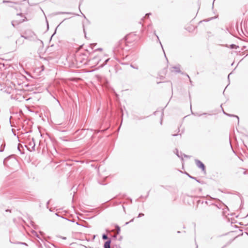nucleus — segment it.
<instances>
[{"label":"nucleus","mask_w":248,"mask_h":248,"mask_svg":"<svg viewBox=\"0 0 248 248\" xmlns=\"http://www.w3.org/2000/svg\"><path fill=\"white\" fill-rule=\"evenodd\" d=\"M21 37L30 41H34L36 39L35 34L30 30H26L24 32V35H21Z\"/></svg>","instance_id":"1"},{"label":"nucleus","mask_w":248,"mask_h":248,"mask_svg":"<svg viewBox=\"0 0 248 248\" xmlns=\"http://www.w3.org/2000/svg\"><path fill=\"white\" fill-rule=\"evenodd\" d=\"M195 161L197 166L198 168L201 169L202 170L205 171V166L202 162H201L200 160L198 159H195Z\"/></svg>","instance_id":"2"},{"label":"nucleus","mask_w":248,"mask_h":248,"mask_svg":"<svg viewBox=\"0 0 248 248\" xmlns=\"http://www.w3.org/2000/svg\"><path fill=\"white\" fill-rule=\"evenodd\" d=\"M172 69H173L174 70H171V72H175V73H181V71L180 70V65L178 64L176 66H174L172 67Z\"/></svg>","instance_id":"3"},{"label":"nucleus","mask_w":248,"mask_h":248,"mask_svg":"<svg viewBox=\"0 0 248 248\" xmlns=\"http://www.w3.org/2000/svg\"><path fill=\"white\" fill-rule=\"evenodd\" d=\"M111 240L109 239L105 242L104 247V248H110Z\"/></svg>","instance_id":"4"},{"label":"nucleus","mask_w":248,"mask_h":248,"mask_svg":"<svg viewBox=\"0 0 248 248\" xmlns=\"http://www.w3.org/2000/svg\"><path fill=\"white\" fill-rule=\"evenodd\" d=\"M32 141H31L30 143H29V145L30 146H31V148L32 149V150L34 151L35 150V142H34V139H32Z\"/></svg>","instance_id":"5"},{"label":"nucleus","mask_w":248,"mask_h":248,"mask_svg":"<svg viewBox=\"0 0 248 248\" xmlns=\"http://www.w3.org/2000/svg\"><path fill=\"white\" fill-rule=\"evenodd\" d=\"M22 37H20V38H18L16 41V43L19 44H22L23 43V41L22 40Z\"/></svg>","instance_id":"6"},{"label":"nucleus","mask_w":248,"mask_h":248,"mask_svg":"<svg viewBox=\"0 0 248 248\" xmlns=\"http://www.w3.org/2000/svg\"><path fill=\"white\" fill-rule=\"evenodd\" d=\"M17 16H22V17H24V19H22V20H20L19 21V23H22V22H23V21H24L25 20V19H26V17H25V16H24L23 15V14H21V13H20V14H17Z\"/></svg>","instance_id":"7"},{"label":"nucleus","mask_w":248,"mask_h":248,"mask_svg":"<svg viewBox=\"0 0 248 248\" xmlns=\"http://www.w3.org/2000/svg\"><path fill=\"white\" fill-rule=\"evenodd\" d=\"M115 228L116 229V233L117 234H119L120 231H121L120 227L119 226L116 225Z\"/></svg>","instance_id":"8"},{"label":"nucleus","mask_w":248,"mask_h":248,"mask_svg":"<svg viewBox=\"0 0 248 248\" xmlns=\"http://www.w3.org/2000/svg\"><path fill=\"white\" fill-rule=\"evenodd\" d=\"M192 114H193V115H194L195 116H198V117H200V116H201L202 115H207V113H203V114H199V113H192Z\"/></svg>","instance_id":"9"},{"label":"nucleus","mask_w":248,"mask_h":248,"mask_svg":"<svg viewBox=\"0 0 248 248\" xmlns=\"http://www.w3.org/2000/svg\"><path fill=\"white\" fill-rule=\"evenodd\" d=\"M36 237H37V238H38V239H37V241L39 243H40V241H41V242H43V240H42V239L40 237V236H39V235H38V234H36Z\"/></svg>","instance_id":"10"},{"label":"nucleus","mask_w":248,"mask_h":248,"mask_svg":"<svg viewBox=\"0 0 248 248\" xmlns=\"http://www.w3.org/2000/svg\"><path fill=\"white\" fill-rule=\"evenodd\" d=\"M3 3H6V2H9V3H11V5H10V7H13V4L16 3V2H9V1H6V0H3Z\"/></svg>","instance_id":"11"},{"label":"nucleus","mask_w":248,"mask_h":248,"mask_svg":"<svg viewBox=\"0 0 248 248\" xmlns=\"http://www.w3.org/2000/svg\"><path fill=\"white\" fill-rule=\"evenodd\" d=\"M130 67H132V68H134V69H139V66L138 65H133L132 64H130Z\"/></svg>","instance_id":"12"},{"label":"nucleus","mask_w":248,"mask_h":248,"mask_svg":"<svg viewBox=\"0 0 248 248\" xmlns=\"http://www.w3.org/2000/svg\"><path fill=\"white\" fill-rule=\"evenodd\" d=\"M102 239L103 240H107L108 239V237L107 235L104 234L102 235Z\"/></svg>","instance_id":"13"},{"label":"nucleus","mask_w":248,"mask_h":248,"mask_svg":"<svg viewBox=\"0 0 248 248\" xmlns=\"http://www.w3.org/2000/svg\"><path fill=\"white\" fill-rule=\"evenodd\" d=\"M69 14V15H73V13H69V12H60V13H58L57 14Z\"/></svg>","instance_id":"14"},{"label":"nucleus","mask_w":248,"mask_h":248,"mask_svg":"<svg viewBox=\"0 0 248 248\" xmlns=\"http://www.w3.org/2000/svg\"><path fill=\"white\" fill-rule=\"evenodd\" d=\"M109 58L106 60L105 62L103 63V64H101V66H103L105 65H106L107 63L109 61Z\"/></svg>","instance_id":"15"},{"label":"nucleus","mask_w":248,"mask_h":248,"mask_svg":"<svg viewBox=\"0 0 248 248\" xmlns=\"http://www.w3.org/2000/svg\"><path fill=\"white\" fill-rule=\"evenodd\" d=\"M223 113L224 114H226V115H229V116H232V115H229V114H226L224 111H223ZM233 116H234V117H235L237 118V121H238V123H239V117L237 116L233 115Z\"/></svg>","instance_id":"16"},{"label":"nucleus","mask_w":248,"mask_h":248,"mask_svg":"<svg viewBox=\"0 0 248 248\" xmlns=\"http://www.w3.org/2000/svg\"><path fill=\"white\" fill-rule=\"evenodd\" d=\"M112 248H121L119 245L113 246Z\"/></svg>","instance_id":"17"},{"label":"nucleus","mask_w":248,"mask_h":248,"mask_svg":"<svg viewBox=\"0 0 248 248\" xmlns=\"http://www.w3.org/2000/svg\"><path fill=\"white\" fill-rule=\"evenodd\" d=\"M143 216H144V214L143 213H140L138 215V217H140Z\"/></svg>","instance_id":"18"},{"label":"nucleus","mask_w":248,"mask_h":248,"mask_svg":"<svg viewBox=\"0 0 248 248\" xmlns=\"http://www.w3.org/2000/svg\"><path fill=\"white\" fill-rule=\"evenodd\" d=\"M187 175H188V177H190V178L194 179V180H196V177H192V176H190V175H189L188 174H187Z\"/></svg>","instance_id":"19"},{"label":"nucleus","mask_w":248,"mask_h":248,"mask_svg":"<svg viewBox=\"0 0 248 248\" xmlns=\"http://www.w3.org/2000/svg\"><path fill=\"white\" fill-rule=\"evenodd\" d=\"M134 218H132L130 221L126 222L125 225H127L128 224H129V222H133L134 221Z\"/></svg>","instance_id":"20"},{"label":"nucleus","mask_w":248,"mask_h":248,"mask_svg":"<svg viewBox=\"0 0 248 248\" xmlns=\"http://www.w3.org/2000/svg\"><path fill=\"white\" fill-rule=\"evenodd\" d=\"M16 243L17 244H20L24 245H27L26 243H24V242H18V243Z\"/></svg>","instance_id":"21"},{"label":"nucleus","mask_w":248,"mask_h":248,"mask_svg":"<svg viewBox=\"0 0 248 248\" xmlns=\"http://www.w3.org/2000/svg\"><path fill=\"white\" fill-rule=\"evenodd\" d=\"M236 46L234 44H232L231 45V47L232 48H234Z\"/></svg>","instance_id":"22"},{"label":"nucleus","mask_w":248,"mask_h":248,"mask_svg":"<svg viewBox=\"0 0 248 248\" xmlns=\"http://www.w3.org/2000/svg\"><path fill=\"white\" fill-rule=\"evenodd\" d=\"M199 204L200 203H201L202 204L203 203V201H201V200H199L198 202H197Z\"/></svg>","instance_id":"23"},{"label":"nucleus","mask_w":248,"mask_h":248,"mask_svg":"<svg viewBox=\"0 0 248 248\" xmlns=\"http://www.w3.org/2000/svg\"><path fill=\"white\" fill-rule=\"evenodd\" d=\"M151 13H148V14H146V15H145V16L144 17H149L150 15H151Z\"/></svg>","instance_id":"24"},{"label":"nucleus","mask_w":248,"mask_h":248,"mask_svg":"<svg viewBox=\"0 0 248 248\" xmlns=\"http://www.w3.org/2000/svg\"><path fill=\"white\" fill-rule=\"evenodd\" d=\"M176 155H177L178 157H181V156H180V155H179V153H178V150H177V149H176Z\"/></svg>","instance_id":"25"},{"label":"nucleus","mask_w":248,"mask_h":248,"mask_svg":"<svg viewBox=\"0 0 248 248\" xmlns=\"http://www.w3.org/2000/svg\"><path fill=\"white\" fill-rule=\"evenodd\" d=\"M102 50V48H99L96 49V50H100V51H101Z\"/></svg>","instance_id":"26"},{"label":"nucleus","mask_w":248,"mask_h":248,"mask_svg":"<svg viewBox=\"0 0 248 248\" xmlns=\"http://www.w3.org/2000/svg\"><path fill=\"white\" fill-rule=\"evenodd\" d=\"M18 150L20 152H21L20 148V147H19V145H18Z\"/></svg>","instance_id":"27"},{"label":"nucleus","mask_w":248,"mask_h":248,"mask_svg":"<svg viewBox=\"0 0 248 248\" xmlns=\"http://www.w3.org/2000/svg\"><path fill=\"white\" fill-rule=\"evenodd\" d=\"M172 136H173V137H175V136H177V134H172Z\"/></svg>","instance_id":"28"},{"label":"nucleus","mask_w":248,"mask_h":248,"mask_svg":"<svg viewBox=\"0 0 248 248\" xmlns=\"http://www.w3.org/2000/svg\"><path fill=\"white\" fill-rule=\"evenodd\" d=\"M12 25L14 27H15V25H14V21H12Z\"/></svg>","instance_id":"29"},{"label":"nucleus","mask_w":248,"mask_h":248,"mask_svg":"<svg viewBox=\"0 0 248 248\" xmlns=\"http://www.w3.org/2000/svg\"><path fill=\"white\" fill-rule=\"evenodd\" d=\"M83 31H84V33L85 34V36H86V32H85V31L84 29H83Z\"/></svg>","instance_id":"30"},{"label":"nucleus","mask_w":248,"mask_h":248,"mask_svg":"<svg viewBox=\"0 0 248 248\" xmlns=\"http://www.w3.org/2000/svg\"><path fill=\"white\" fill-rule=\"evenodd\" d=\"M196 180L197 182H198V183H200V181H199V180H197V179H196V180Z\"/></svg>","instance_id":"31"},{"label":"nucleus","mask_w":248,"mask_h":248,"mask_svg":"<svg viewBox=\"0 0 248 248\" xmlns=\"http://www.w3.org/2000/svg\"><path fill=\"white\" fill-rule=\"evenodd\" d=\"M184 156L186 157H188V155H184Z\"/></svg>","instance_id":"32"},{"label":"nucleus","mask_w":248,"mask_h":248,"mask_svg":"<svg viewBox=\"0 0 248 248\" xmlns=\"http://www.w3.org/2000/svg\"><path fill=\"white\" fill-rule=\"evenodd\" d=\"M205 204H208V202H207V201H205Z\"/></svg>","instance_id":"33"},{"label":"nucleus","mask_w":248,"mask_h":248,"mask_svg":"<svg viewBox=\"0 0 248 248\" xmlns=\"http://www.w3.org/2000/svg\"><path fill=\"white\" fill-rule=\"evenodd\" d=\"M62 238L63 239H66V237H62Z\"/></svg>","instance_id":"34"},{"label":"nucleus","mask_w":248,"mask_h":248,"mask_svg":"<svg viewBox=\"0 0 248 248\" xmlns=\"http://www.w3.org/2000/svg\"><path fill=\"white\" fill-rule=\"evenodd\" d=\"M156 37H157V38L158 40L159 41V38H158V36L157 35H156Z\"/></svg>","instance_id":"35"},{"label":"nucleus","mask_w":248,"mask_h":248,"mask_svg":"<svg viewBox=\"0 0 248 248\" xmlns=\"http://www.w3.org/2000/svg\"><path fill=\"white\" fill-rule=\"evenodd\" d=\"M186 76L189 78V77L187 74H186Z\"/></svg>","instance_id":"36"},{"label":"nucleus","mask_w":248,"mask_h":248,"mask_svg":"<svg viewBox=\"0 0 248 248\" xmlns=\"http://www.w3.org/2000/svg\"><path fill=\"white\" fill-rule=\"evenodd\" d=\"M159 43H160V44L161 45V46L162 47V46L161 45V43L160 42H159Z\"/></svg>","instance_id":"37"},{"label":"nucleus","mask_w":248,"mask_h":248,"mask_svg":"<svg viewBox=\"0 0 248 248\" xmlns=\"http://www.w3.org/2000/svg\"><path fill=\"white\" fill-rule=\"evenodd\" d=\"M231 74H230L229 75H228V78H229V77H230V75Z\"/></svg>","instance_id":"38"},{"label":"nucleus","mask_w":248,"mask_h":248,"mask_svg":"<svg viewBox=\"0 0 248 248\" xmlns=\"http://www.w3.org/2000/svg\"><path fill=\"white\" fill-rule=\"evenodd\" d=\"M145 117L141 118L140 119H144Z\"/></svg>","instance_id":"39"},{"label":"nucleus","mask_w":248,"mask_h":248,"mask_svg":"<svg viewBox=\"0 0 248 248\" xmlns=\"http://www.w3.org/2000/svg\"><path fill=\"white\" fill-rule=\"evenodd\" d=\"M160 123L162 124V120H161Z\"/></svg>","instance_id":"40"},{"label":"nucleus","mask_w":248,"mask_h":248,"mask_svg":"<svg viewBox=\"0 0 248 248\" xmlns=\"http://www.w3.org/2000/svg\"><path fill=\"white\" fill-rule=\"evenodd\" d=\"M0 152H2V150H0Z\"/></svg>","instance_id":"41"}]
</instances>
